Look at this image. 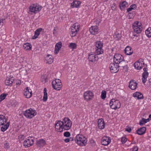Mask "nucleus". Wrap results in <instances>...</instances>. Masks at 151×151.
<instances>
[{
    "label": "nucleus",
    "instance_id": "nucleus-1",
    "mask_svg": "<svg viewBox=\"0 0 151 151\" xmlns=\"http://www.w3.org/2000/svg\"><path fill=\"white\" fill-rule=\"evenodd\" d=\"M72 125V122L70 119L68 117H65L62 121H58L55 124V128L56 131L61 132L63 131V129L65 130H69Z\"/></svg>",
    "mask_w": 151,
    "mask_h": 151
},
{
    "label": "nucleus",
    "instance_id": "nucleus-2",
    "mask_svg": "<svg viewBox=\"0 0 151 151\" xmlns=\"http://www.w3.org/2000/svg\"><path fill=\"white\" fill-rule=\"evenodd\" d=\"M75 141L78 145L83 146H86L87 139L83 135L78 134L75 138Z\"/></svg>",
    "mask_w": 151,
    "mask_h": 151
},
{
    "label": "nucleus",
    "instance_id": "nucleus-3",
    "mask_svg": "<svg viewBox=\"0 0 151 151\" xmlns=\"http://www.w3.org/2000/svg\"><path fill=\"white\" fill-rule=\"evenodd\" d=\"M42 8V6L38 4H34L29 6V10L30 12L35 14L40 11Z\"/></svg>",
    "mask_w": 151,
    "mask_h": 151
},
{
    "label": "nucleus",
    "instance_id": "nucleus-4",
    "mask_svg": "<svg viewBox=\"0 0 151 151\" xmlns=\"http://www.w3.org/2000/svg\"><path fill=\"white\" fill-rule=\"evenodd\" d=\"M134 32L137 34L140 33L142 30L141 23L139 22H134L132 25Z\"/></svg>",
    "mask_w": 151,
    "mask_h": 151
},
{
    "label": "nucleus",
    "instance_id": "nucleus-5",
    "mask_svg": "<svg viewBox=\"0 0 151 151\" xmlns=\"http://www.w3.org/2000/svg\"><path fill=\"white\" fill-rule=\"evenodd\" d=\"M52 87L56 90L59 91L62 87V84L61 81L59 79H56L52 82Z\"/></svg>",
    "mask_w": 151,
    "mask_h": 151
},
{
    "label": "nucleus",
    "instance_id": "nucleus-6",
    "mask_svg": "<svg viewBox=\"0 0 151 151\" xmlns=\"http://www.w3.org/2000/svg\"><path fill=\"white\" fill-rule=\"evenodd\" d=\"M37 114L36 111L32 108L26 110L24 111V115L27 118L31 119Z\"/></svg>",
    "mask_w": 151,
    "mask_h": 151
},
{
    "label": "nucleus",
    "instance_id": "nucleus-7",
    "mask_svg": "<svg viewBox=\"0 0 151 151\" xmlns=\"http://www.w3.org/2000/svg\"><path fill=\"white\" fill-rule=\"evenodd\" d=\"M109 105L110 107L113 109H116L119 108L121 106V104L120 102L118 100H115L114 99L111 100Z\"/></svg>",
    "mask_w": 151,
    "mask_h": 151
},
{
    "label": "nucleus",
    "instance_id": "nucleus-8",
    "mask_svg": "<svg viewBox=\"0 0 151 151\" xmlns=\"http://www.w3.org/2000/svg\"><path fill=\"white\" fill-rule=\"evenodd\" d=\"M114 61L116 64H118L122 62H124L123 57L119 54H115L114 57Z\"/></svg>",
    "mask_w": 151,
    "mask_h": 151
},
{
    "label": "nucleus",
    "instance_id": "nucleus-9",
    "mask_svg": "<svg viewBox=\"0 0 151 151\" xmlns=\"http://www.w3.org/2000/svg\"><path fill=\"white\" fill-rule=\"evenodd\" d=\"M34 139L32 137H29L28 139L24 141L23 144L25 147H28L32 146L34 144Z\"/></svg>",
    "mask_w": 151,
    "mask_h": 151
},
{
    "label": "nucleus",
    "instance_id": "nucleus-10",
    "mask_svg": "<svg viewBox=\"0 0 151 151\" xmlns=\"http://www.w3.org/2000/svg\"><path fill=\"white\" fill-rule=\"evenodd\" d=\"M93 96V93L90 91H86L84 93V98L87 101L91 100Z\"/></svg>",
    "mask_w": 151,
    "mask_h": 151
},
{
    "label": "nucleus",
    "instance_id": "nucleus-11",
    "mask_svg": "<svg viewBox=\"0 0 151 151\" xmlns=\"http://www.w3.org/2000/svg\"><path fill=\"white\" fill-rule=\"evenodd\" d=\"M119 67L117 64L115 65L114 63H112L110 64L109 68L112 73H116L118 71Z\"/></svg>",
    "mask_w": 151,
    "mask_h": 151
},
{
    "label": "nucleus",
    "instance_id": "nucleus-12",
    "mask_svg": "<svg viewBox=\"0 0 151 151\" xmlns=\"http://www.w3.org/2000/svg\"><path fill=\"white\" fill-rule=\"evenodd\" d=\"M144 72L142 74V81L143 83H145L147 81V78L148 76V73L147 72V68H145L143 69Z\"/></svg>",
    "mask_w": 151,
    "mask_h": 151
},
{
    "label": "nucleus",
    "instance_id": "nucleus-13",
    "mask_svg": "<svg viewBox=\"0 0 151 151\" xmlns=\"http://www.w3.org/2000/svg\"><path fill=\"white\" fill-rule=\"evenodd\" d=\"M111 142V139L108 137L104 136L102 139L101 143L103 145L106 146L109 145Z\"/></svg>",
    "mask_w": 151,
    "mask_h": 151
},
{
    "label": "nucleus",
    "instance_id": "nucleus-14",
    "mask_svg": "<svg viewBox=\"0 0 151 151\" xmlns=\"http://www.w3.org/2000/svg\"><path fill=\"white\" fill-rule=\"evenodd\" d=\"M32 92L30 88L27 87L24 93V95L27 98H30L32 95Z\"/></svg>",
    "mask_w": 151,
    "mask_h": 151
},
{
    "label": "nucleus",
    "instance_id": "nucleus-15",
    "mask_svg": "<svg viewBox=\"0 0 151 151\" xmlns=\"http://www.w3.org/2000/svg\"><path fill=\"white\" fill-rule=\"evenodd\" d=\"M46 145L45 140L42 139H40L37 141L36 145L39 147H42Z\"/></svg>",
    "mask_w": 151,
    "mask_h": 151
},
{
    "label": "nucleus",
    "instance_id": "nucleus-16",
    "mask_svg": "<svg viewBox=\"0 0 151 151\" xmlns=\"http://www.w3.org/2000/svg\"><path fill=\"white\" fill-rule=\"evenodd\" d=\"M88 59L90 61L94 62L98 60V58L97 55L91 54L89 55Z\"/></svg>",
    "mask_w": 151,
    "mask_h": 151
},
{
    "label": "nucleus",
    "instance_id": "nucleus-17",
    "mask_svg": "<svg viewBox=\"0 0 151 151\" xmlns=\"http://www.w3.org/2000/svg\"><path fill=\"white\" fill-rule=\"evenodd\" d=\"M137 83L134 81L132 80L129 82V87L132 90H135L137 86Z\"/></svg>",
    "mask_w": 151,
    "mask_h": 151
},
{
    "label": "nucleus",
    "instance_id": "nucleus-18",
    "mask_svg": "<svg viewBox=\"0 0 151 151\" xmlns=\"http://www.w3.org/2000/svg\"><path fill=\"white\" fill-rule=\"evenodd\" d=\"M98 28L96 26H91L89 29L90 33L92 35L96 34L98 30Z\"/></svg>",
    "mask_w": 151,
    "mask_h": 151
},
{
    "label": "nucleus",
    "instance_id": "nucleus-19",
    "mask_svg": "<svg viewBox=\"0 0 151 151\" xmlns=\"http://www.w3.org/2000/svg\"><path fill=\"white\" fill-rule=\"evenodd\" d=\"M62 46V43L61 42H59L57 43L55 45L54 53L55 54H57Z\"/></svg>",
    "mask_w": 151,
    "mask_h": 151
},
{
    "label": "nucleus",
    "instance_id": "nucleus-20",
    "mask_svg": "<svg viewBox=\"0 0 151 151\" xmlns=\"http://www.w3.org/2000/svg\"><path fill=\"white\" fill-rule=\"evenodd\" d=\"M124 51L126 55H129L132 54L133 52V50L129 46H127L124 50Z\"/></svg>",
    "mask_w": 151,
    "mask_h": 151
},
{
    "label": "nucleus",
    "instance_id": "nucleus-21",
    "mask_svg": "<svg viewBox=\"0 0 151 151\" xmlns=\"http://www.w3.org/2000/svg\"><path fill=\"white\" fill-rule=\"evenodd\" d=\"M98 126L99 129H103L105 127V123L103 119H99L98 121Z\"/></svg>",
    "mask_w": 151,
    "mask_h": 151
},
{
    "label": "nucleus",
    "instance_id": "nucleus-22",
    "mask_svg": "<svg viewBox=\"0 0 151 151\" xmlns=\"http://www.w3.org/2000/svg\"><path fill=\"white\" fill-rule=\"evenodd\" d=\"M45 60L46 63L51 64L53 61V57L52 55H48L46 57Z\"/></svg>",
    "mask_w": 151,
    "mask_h": 151
},
{
    "label": "nucleus",
    "instance_id": "nucleus-23",
    "mask_svg": "<svg viewBox=\"0 0 151 151\" xmlns=\"http://www.w3.org/2000/svg\"><path fill=\"white\" fill-rule=\"evenodd\" d=\"M128 6V3L125 1H123L119 5V7L121 10H124Z\"/></svg>",
    "mask_w": 151,
    "mask_h": 151
},
{
    "label": "nucleus",
    "instance_id": "nucleus-24",
    "mask_svg": "<svg viewBox=\"0 0 151 151\" xmlns=\"http://www.w3.org/2000/svg\"><path fill=\"white\" fill-rule=\"evenodd\" d=\"M14 80V78L13 77L7 78L5 81V84L6 85L9 86L12 84Z\"/></svg>",
    "mask_w": 151,
    "mask_h": 151
},
{
    "label": "nucleus",
    "instance_id": "nucleus-25",
    "mask_svg": "<svg viewBox=\"0 0 151 151\" xmlns=\"http://www.w3.org/2000/svg\"><path fill=\"white\" fill-rule=\"evenodd\" d=\"M146 131V128L145 127H141L136 131L137 133L139 135H142L144 134Z\"/></svg>",
    "mask_w": 151,
    "mask_h": 151
},
{
    "label": "nucleus",
    "instance_id": "nucleus-26",
    "mask_svg": "<svg viewBox=\"0 0 151 151\" xmlns=\"http://www.w3.org/2000/svg\"><path fill=\"white\" fill-rule=\"evenodd\" d=\"M133 96L136 97L137 99H142L143 98V95L141 93L137 92L133 94Z\"/></svg>",
    "mask_w": 151,
    "mask_h": 151
},
{
    "label": "nucleus",
    "instance_id": "nucleus-27",
    "mask_svg": "<svg viewBox=\"0 0 151 151\" xmlns=\"http://www.w3.org/2000/svg\"><path fill=\"white\" fill-rule=\"evenodd\" d=\"M81 2L79 1H75L71 3V7L72 8L74 7L78 8L79 7Z\"/></svg>",
    "mask_w": 151,
    "mask_h": 151
},
{
    "label": "nucleus",
    "instance_id": "nucleus-28",
    "mask_svg": "<svg viewBox=\"0 0 151 151\" xmlns=\"http://www.w3.org/2000/svg\"><path fill=\"white\" fill-rule=\"evenodd\" d=\"M42 29L41 28H39L37 29L35 32V35L33 36L32 39H35L38 37L40 34V32L42 30Z\"/></svg>",
    "mask_w": 151,
    "mask_h": 151
},
{
    "label": "nucleus",
    "instance_id": "nucleus-29",
    "mask_svg": "<svg viewBox=\"0 0 151 151\" xmlns=\"http://www.w3.org/2000/svg\"><path fill=\"white\" fill-rule=\"evenodd\" d=\"M7 121V119L3 115H0V125H3L5 123H6Z\"/></svg>",
    "mask_w": 151,
    "mask_h": 151
},
{
    "label": "nucleus",
    "instance_id": "nucleus-30",
    "mask_svg": "<svg viewBox=\"0 0 151 151\" xmlns=\"http://www.w3.org/2000/svg\"><path fill=\"white\" fill-rule=\"evenodd\" d=\"M143 64H141L138 62H136L134 64L135 68L138 70L141 69L143 66Z\"/></svg>",
    "mask_w": 151,
    "mask_h": 151
},
{
    "label": "nucleus",
    "instance_id": "nucleus-31",
    "mask_svg": "<svg viewBox=\"0 0 151 151\" xmlns=\"http://www.w3.org/2000/svg\"><path fill=\"white\" fill-rule=\"evenodd\" d=\"M9 124L10 122H8L5 125H3L1 128V131L3 132L6 131L9 127Z\"/></svg>",
    "mask_w": 151,
    "mask_h": 151
},
{
    "label": "nucleus",
    "instance_id": "nucleus-32",
    "mask_svg": "<svg viewBox=\"0 0 151 151\" xmlns=\"http://www.w3.org/2000/svg\"><path fill=\"white\" fill-rule=\"evenodd\" d=\"M23 46L24 48L26 50H30L32 48L31 44L28 43H26L24 44Z\"/></svg>",
    "mask_w": 151,
    "mask_h": 151
},
{
    "label": "nucleus",
    "instance_id": "nucleus-33",
    "mask_svg": "<svg viewBox=\"0 0 151 151\" xmlns=\"http://www.w3.org/2000/svg\"><path fill=\"white\" fill-rule=\"evenodd\" d=\"M71 33L70 35L72 37L75 36L77 34L78 32V31L76 29H75V28H71Z\"/></svg>",
    "mask_w": 151,
    "mask_h": 151
},
{
    "label": "nucleus",
    "instance_id": "nucleus-34",
    "mask_svg": "<svg viewBox=\"0 0 151 151\" xmlns=\"http://www.w3.org/2000/svg\"><path fill=\"white\" fill-rule=\"evenodd\" d=\"M44 96L43 100V101H46L47 99V90L46 88H45L44 89Z\"/></svg>",
    "mask_w": 151,
    "mask_h": 151
},
{
    "label": "nucleus",
    "instance_id": "nucleus-35",
    "mask_svg": "<svg viewBox=\"0 0 151 151\" xmlns=\"http://www.w3.org/2000/svg\"><path fill=\"white\" fill-rule=\"evenodd\" d=\"M145 33L149 37H151V28L149 27L145 31Z\"/></svg>",
    "mask_w": 151,
    "mask_h": 151
},
{
    "label": "nucleus",
    "instance_id": "nucleus-36",
    "mask_svg": "<svg viewBox=\"0 0 151 151\" xmlns=\"http://www.w3.org/2000/svg\"><path fill=\"white\" fill-rule=\"evenodd\" d=\"M103 45V43L100 41H97L96 44V48H102Z\"/></svg>",
    "mask_w": 151,
    "mask_h": 151
},
{
    "label": "nucleus",
    "instance_id": "nucleus-37",
    "mask_svg": "<svg viewBox=\"0 0 151 151\" xmlns=\"http://www.w3.org/2000/svg\"><path fill=\"white\" fill-rule=\"evenodd\" d=\"M96 53L97 55L102 54L103 52V50L102 48H96Z\"/></svg>",
    "mask_w": 151,
    "mask_h": 151
},
{
    "label": "nucleus",
    "instance_id": "nucleus-38",
    "mask_svg": "<svg viewBox=\"0 0 151 151\" xmlns=\"http://www.w3.org/2000/svg\"><path fill=\"white\" fill-rule=\"evenodd\" d=\"M7 95V94L3 93L0 96V102L5 99Z\"/></svg>",
    "mask_w": 151,
    "mask_h": 151
},
{
    "label": "nucleus",
    "instance_id": "nucleus-39",
    "mask_svg": "<svg viewBox=\"0 0 151 151\" xmlns=\"http://www.w3.org/2000/svg\"><path fill=\"white\" fill-rule=\"evenodd\" d=\"M106 92L105 91H103L101 92V98L104 99L106 98Z\"/></svg>",
    "mask_w": 151,
    "mask_h": 151
},
{
    "label": "nucleus",
    "instance_id": "nucleus-40",
    "mask_svg": "<svg viewBox=\"0 0 151 151\" xmlns=\"http://www.w3.org/2000/svg\"><path fill=\"white\" fill-rule=\"evenodd\" d=\"M69 47L71 48L74 49L76 48V45L75 43H71L70 44Z\"/></svg>",
    "mask_w": 151,
    "mask_h": 151
},
{
    "label": "nucleus",
    "instance_id": "nucleus-41",
    "mask_svg": "<svg viewBox=\"0 0 151 151\" xmlns=\"http://www.w3.org/2000/svg\"><path fill=\"white\" fill-rule=\"evenodd\" d=\"M114 37L116 40H119L121 38V35L120 34L118 33L117 34L116 33Z\"/></svg>",
    "mask_w": 151,
    "mask_h": 151
},
{
    "label": "nucleus",
    "instance_id": "nucleus-42",
    "mask_svg": "<svg viewBox=\"0 0 151 151\" xmlns=\"http://www.w3.org/2000/svg\"><path fill=\"white\" fill-rule=\"evenodd\" d=\"M134 13L129 12L128 15L127 16L129 19H132L134 17Z\"/></svg>",
    "mask_w": 151,
    "mask_h": 151
},
{
    "label": "nucleus",
    "instance_id": "nucleus-43",
    "mask_svg": "<svg viewBox=\"0 0 151 151\" xmlns=\"http://www.w3.org/2000/svg\"><path fill=\"white\" fill-rule=\"evenodd\" d=\"M143 119H144V118H142L140 121L139 124L141 126H142L146 123V122H145V120Z\"/></svg>",
    "mask_w": 151,
    "mask_h": 151
},
{
    "label": "nucleus",
    "instance_id": "nucleus-44",
    "mask_svg": "<svg viewBox=\"0 0 151 151\" xmlns=\"http://www.w3.org/2000/svg\"><path fill=\"white\" fill-rule=\"evenodd\" d=\"M78 23H76L75 24H73L72 26L71 27L75 28V29H76L78 31L79 27H78Z\"/></svg>",
    "mask_w": 151,
    "mask_h": 151
},
{
    "label": "nucleus",
    "instance_id": "nucleus-45",
    "mask_svg": "<svg viewBox=\"0 0 151 151\" xmlns=\"http://www.w3.org/2000/svg\"><path fill=\"white\" fill-rule=\"evenodd\" d=\"M127 140V138L125 137H122L121 138V142L122 144L125 143Z\"/></svg>",
    "mask_w": 151,
    "mask_h": 151
},
{
    "label": "nucleus",
    "instance_id": "nucleus-46",
    "mask_svg": "<svg viewBox=\"0 0 151 151\" xmlns=\"http://www.w3.org/2000/svg\"><path fill=\"white\" fill-rule=\"evenodd\" d=\"M63 135L64 137H68L70 136V134L68 132H65L64 133Z\"/></svg>",
    "mask_w": 151,
    "mask_h": 151
},
{
    "label": "nucleus",
    "instance_id": "nucleus-47",
    "mask_svg": "<svg viewBox=\"0 0 151 151\" xmlns=\"http://www.w3.org/2000/svg\"><path fill=\"white\" fill-rule=\"evenodd\" d=\"M5 19H0V25H4V24L5 23Z\"/></svg>",
    "mask_w": 151,
    "mask_h": 151
},
{
    "label": "nucleus",
    "instance_id": "nucleus-48",
    "mask_svg": "<svg viewBox=\"0 0 151 151\" xmlns=\"http://www.w3.org/2000/svg\"><path fill=\"white\" fill-rule=\"evenodd\" d=\"M136 62H138L139 63H140L141 64H143V65H144L145 64L144 62V60L142 58L139 59Z\"/></svg>",
    "mask_w": 151,
    "mask_h": 151
},
{
    "label": "nucleus",
    "instance_id": "nucleus-49",
    "mask_svg": "<svg viewBox=\"0 0 151 151\" xmlns=\"http://www.w3.org/2000/svg\"><path fill=\"white\" fill-rule=\"evenodd\" d=\"M9 147V143H5L4 144V148L6 149H8Z\"/></svg>",
    "mask_w": 151,
    "mask_h": 151
},
{
    "label": "nucleus",
    "instance_id": "nucleus-50",
    "mask_svg": "<svg viewBox=\"0 0 151 151\" xmlns=\"http://www.w3.org/2000/svg\"><path fill=\"white\" fill-rule=\"evenodd\" d=\"M130 7L132 8L133 10L137 8V6L135 4L132 5L130 6Z\"/></svg>",
    "mask_w": 151,
    "mask_h": 151
},
{
    "label": "nucleus",
    "instance_id": "nucleus-51",
    "mask_svg": "<svg viewBox=\"0 0 151 151\" xmlns=\"http://www.w3.org/2000/svg\"><path fill=\"white\" fill-rule=\"evenodd\" d=\"M125 130L128 132H130L131 131V129L130 127H127Z\"/></svg>",
    "mask_w": 151,
    "mask_h": 151
},
{
    "label": "nucleus",
    "instance_id": "nucleus-52",
    "mask_svg": "<svg viewBox=\"0 0 151 151\" xmlns=\"http://www.w3.org/2000/svg\"><path fill=\"white\" fill-rule=\"evenodd\" d=\"M19 139L23 140L24 139V136L23 135H21L19 136Z\"/></svg>",
    "mask_w": 151,
    "mask_h": 151
},
{
    "label": "nucleus",
    "instance_id": "nucleus-53",
    "mask_svg": "<svg viewBox=\"0 0 151 151\" xmlns=\"http://www.w3.org/2000/svg\"><path fill=\"white\" fill-rule=\"evenodd\" d=\"M13 103L14 104H12V106H13L15 107L17 104V102L15 101H13Z\"/></svg>",
    "mask_w": 151,
    "mask_h": 151
},
{
    "label": "nucleus",
    "instance_id": "nucleus-54",
    "mask_svg": "<svg viewBox=\"0 0 151 151\" xmlns=\"http://www.w3.org/2000/svg\"><path fill=\"white\" fill-rule=\"evenodd\" d=\"M111 7L112 8V9L113 10H115L116 8V4L114 3Z\"/></svg>",
    "mask_w": 151,
    "mask_h": 151
},
{
    "label": "nucleus",
    "instance_id": "nucleus-55",
    "mask_svg": "<svg viewBox=\"0 0 151 151\" xmlns=\"http://www.w3.org/2000/svg\"><path fill=\"white\" fill-rule=\"evenodd\" d=\"M138 150V147L137 146H135L133 148V151H137Z\"/></svg>",
    "mask_w": 151,
    "mask_h": 151
},
{
    "label": "nucleus",
    "instance_id": "nucleus-56",
    "mask_svg": "<svg viewBox=\"0 0 151 151\" xmlns=\"http://www.w3.org/2000/svg\"><path fill=\"white\" fill-rule=\"evenodd\" d=\"M56 30V28L54 27V29L53 32V33L54 35H55L56 34L57 32Z\"/></svg>",
    "mask_w": 151,
    "mask_h": 151
},
{
    "label": "nucleus",
    "instance_id": "nucleus-57",
    "mask_svg": "<svg viewBox=\"0 0 151 151\" xmlns=\"http://www.w3.org/2000/svg\"><path fill=\"white\" fill-rule=\"evenodd\" d=\"M70 141V139L69 138H67L64 139V141L66 143L69 142Z\"/></svg>",
    "mask_w": 151,
    "mask_h": 151
},
{
    "label": "nucleus",
    "instance_id": "nucleus-58",
    "mask_svg": "<svg viewBox=\"0 0 151 151\" xmlns=\"http://www.w3.org/2000/svg\"><path fill=\"white\" fill-rule=\"evenodd\" d=\"M132 10H133V9L130 6L129 8L127 9V12H129L130 11H131Z\"/></svg>",
    "mask_w": 151,
    "mask_h": 151
},
{
    "label": "nucleus",
    "instance_id": "nucleus-59",
    "mask_svg": "<svg viewBox=\"0 0 151 151\" xmlns=\"http://www.w3.org/2000/svg\"><path fill=\"white\" fill-rule=\"evenodd\" d=\"M144 119L145 120V122H146V123H147V122H148L150 121L149 118H148L147 119Z\"/></svg>",
    "mask_w": 151,
    "mask_h": 151
},
{
    "label": "nucleus",
    "instance_id": "nucleus-60",
    "mask_svg": "<svg viewBox=\"0 0 151 151\" xmlns=\"http://www.w3.org/2000/svg\"><path fill=\"white\" fill-rule=\"evenodd\" d=\"M21 83V81H20L19 82H17L16 83V84L17 85H20Z\"/></svg>",
    "mask_w": 151,
    "mask_h": 151
},
{
    "label": "nucleus",
    "instance_id": "nucleus-61",
    "mask_svg": "<svg viewBox=\"0 0 151 151\" xmlns=\"http://www.w3.org/2000/svg\"><path fill=\"white\" fill-rule=\"evenodd\" d=\"M69 139H70V141H73V138L72 137H70Z\"/></svg>",
    "mask_w": 151,
    "mask_h": 151
},
{
    "label": "nucleus",
    "instance_id": "nucleus-62",
    "mask_svg": "<svg viewBox=\"0 0 151 151\" xmlns=\"http://www.w3.org/2000/svg\"><path fill=\"white\" fill-rule=\"evenodd\" d=\"M149 118L151 120V114L149 115Z\"/></svg>",
    "mask_w": 151,
    "mask_h": 151
},
{
    "label": "nucleus",
    "instance_id": "nucleus-63",
    "mask_svg": "<svg viewBox=\"0 0 151 151\" xmlns=\"http://www.w3.org/2000/svg\"><path fill=\"white\" fill-rule=\"evenodd\" d=\"M149 82L150 83H151V79H149Z\"/></svg>",
    "mask_w": 151,
    "mask_h": 151
},
{
    "label": "nucleus",
    "instance_id": "nucleus-64",
    "mask_svg": "<svg viewBox=\"0 0 151 151\" xmlns=\"http://www.w3.org/2000/svg\"><path fill=\"white\" fill-rule=\"evenodd\" d=\"M120 65L121 67H122L124 68V65H121V64H120Z\"/></svg>",
    "mask_w": 151,
    "mask_h": 151
}]
</instances>
